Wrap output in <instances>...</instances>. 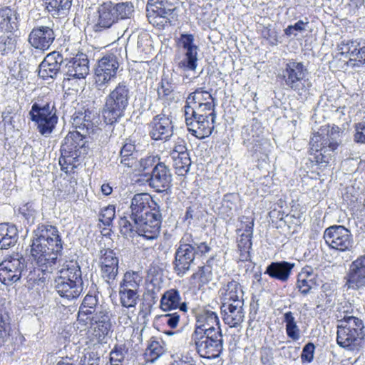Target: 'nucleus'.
<instances>
[{
    "instance_id": "nucleus-6",
    "label": "nucleus",
    "mask_w": 365,
    "mask_h": 365,
    "mask_svg": "<svg viewBox=\"0 0 365 365\" xmlns=\"http://www.w3.org/2000/svg\"><path fill=\"white\" fill-rule=\"evenodd\" d=\"M192 340L198 354L207 359L218 358L223 350V339L221 331H208L207 333L194 331Z\"/></svg>"
},
{
    "instance_id": "nucleus-12",
    "label": "nucleus",
    "mask_w": 365,
    "mask_h": 365,
    "mask_svg": "<svg viewBox=\"0 0 365 365\" xmlns=\"http://www.w3.org/2000/svg\"><path fill=\"white\" fill-rule=\"evenodd\" d=\"M134 222L138 230V237L148 240L156 239L160 235L162 222L159 206L153 207L150 213Z\"/></svg>"
},
{
    "instance_id": "nucleus-1",
    "label": "nucleus",
    "mask_w": 365,
    "mask_h": 365,
    "mask_svg": "<svg viewBox=\"0 0 365 365\" xmlns=\"http://www.w3.org/2000/svg\"><path fill=\"white\" fill-rule=\"evenodd\" d=\"M31 254L37 267L24 268L23 277L29 288L39 284L45 279L46 273H51L63 250L59 231L55 226L41 224L33 232Z\"/></svg>"
},
{
    "instance_id": "nucleus-29",
    "label": "nucleus",
    "mask_w": 365,
    "mask_h": 365,
    "mask_svg": "<svg viewBox=\"0 0 365 365\" xmlns=\"http://www.w3.org/2000/svg\"><path fill=\"white\" fill-rule=\"evenodd\" d=\"M113 5L111 3H105L101 5L98 10V18L93 29L96 32L103 29L110 28L115 23L116 16L113 14Z\"/></svg>"
},
{
    "instance_id": "nucleus-17",
    "label": "nucleus",
    "mask_w": 365,
    "mask_h": 365,
    "mask_svg": "<svg viewBox=\"0 0 365 365\" xmlns=\"http://www.w3.org/2000/svg\"><path fill=\"white\" fill-rule=\"evenodd\" d=\"M173 125L170 116L160 113L149 124V135L154 140L168 141L173 135Z\"/></svg>"
},
{
    "instance_id": "nucleus-42",
    "label": "nucleus",
    "mask_w": 365,
    "mask_h": 365,
    "mask_svg": "<svg viewBox=\"0 0 365 365\" xmlns=\"http://www.w3.org/2000/svg\"><path fill=\"white\" fill-rule=\"evenodd\" d=\"M127 215L120 217L119 220V229L120 234L128 240H133L135 237H138V230L136 228L135 222L133 224L128 220Z\"/></svg>"
},
{
    "instance_id": "nucleus-26",
    "label": "nucleus",
    "mask_w": 365,
    "mask_h": 365,
    "mask_svg": "<svg viewBox=\"0 0 365 365\" xmlns=\"http://www.w3.org/2000/svg\"><path fill=\"white\" fill-rule=\"evenodd\" d=\"M172 175L165 163L157 164L152 170L149 185L157 192H163L170 187Z\"/></svg>"
},
{
    "instance_id": "nucleus-14",
    "label": "nucleus",
    "mask_w": 365,
    "mask_h": 365,
    "mask_svg": "<svg viewBox=\"0 0 365 365\" xmlns=\"http://www.w3.org/2000/svg\"><path fill=\"white\" fill-rule=\"evenodd\" d=\"M254 219L242 217L241 227L237 230L239 234L237 247L240 252L239 259L242 262L250 260V250L252 249V238L253 235Z\"/></svg>"
},
{
    "instance_id": "nucleus-5",
    "label": "nucleus",
    "mask_w": 365,
    "mask_h": 365,
    "mask_svg": "<svg viewBox=\"0 0 365 365\" xmlns=\"http://www.w3.org/2000/svg\"><path fill=\"white\" fill-rule=\"evenodd\" d=\"M29 114L41 135L48 137L53 133L58 120L54 103L38 100L32 104Z\"/></svg>"
},
{
    "instance_id": "nucleus-9",
    "label": "nucleus",
    "mask_w": 365,
    "mask_h": 365,
    "mask_svg": "<svg viewBox=\"0 0 365 365\" xmlns=\"http://www.w3.org/2000/svg\"><path fill=\"white\" fill-rule=\"evenodd\" d=\"M324 239L329 247L340 252H350L354 247L351 231L343 225H333L327 228Z\"/></svg>"
},
{
    "instance_id": "nucleus-7",
    "label": "nucleus",
    "mask_w": 365,
    "mask_h": 365,
    "mask_svg": "<svg viewBox=\"0 0 365 365\" xmlns=\"http://www.w3.org/2000/svg\"><path fill=\"white\" fill-rule=\"evenodd\" d=\"M308 70L302 62L289 60L282 71V76L286 86L292 90L302 94L309 86L307 76Z\"/></svg>"
},
{
    "instance_id": "nucleus-8",
    "label": "nucleus",
    "mask_w": 365,
    "mask_h": 365,
    "mask_svg": "<svg viewBox=\"0 0 365 365\" xmlns=\"http://www.w3.org/2000/svg\"><path fill=\"white\" fill-rule=\"evenodd\" d=\"M311 150L314 152V160L321 167H327L332 160V153L336 149L338 143L331 135L316 134L310 140Z\"/></svg>"
},
{
    "instance_id": "nucleus-52",
    "label": "nucleus",
    "mask_w": 365,
    "mask_h": 365,
    "mask_svg": "<svg viewBox=\"0 0 365 365\" xmlns=\"http://www.w3.org/2000/svg\"><path fill=\"white\" fill-rule=\"evenodd\" d=\"M120 300L125 308L135 307L138 299L137 290L119 289Z\"/></svg>"
},
{
    "instance_id": "nucleus-10",
    "label": "nucleus",
    "mask_w": 365,
    "mask_h": 365,
    "mask_svg": "<svg viewBox=\"0 0 365 365\" xmlns=\"http://www.w3.org/2000/svg\"><path fill=\"white\" fill-rule=\"evenodd\" d=\"M119 63L114 54H107L98 61L95 69L94 80L98 90H104L109 83L115 78Z\"/></svg>"
},
{
    "instance_id": "nucleus-50",
    "label": "nucleus",
    "mask_w": 365,
    "mask_h": 365,
    "mask_svg": "<svg viewBox=\"0 0 365 365\" xmlns=\"http://www.w3.org/2000/svg\"><path fill=\"white\" fill-rule=\"evenodd\" d=\"M92 314L93 316L91 317H88L90 322H93L95 324L103 325L104 327H108V328H112L110 312L107 309L101 307L97 309L96 312Z\"/></svg>"
},
{
    "instance_id": "nucleus-61",
    "label": "nucleus",
    "mask_w": 365,
    "mask_h": 365,
    "mask_svg": "<svg viewBox=\"0 0 365 365\" xmlns=\"http://www.w3.org/2000/svg\"><path fill=\"white\" fill-rule=\"evenodd\" d=\"M160 162V158L158 155H148L144 158H142L139 162L140 168L142 171H145L150 168L155 167L157 164H161Z\"/></svg>"
},
{
    "instance_id": "nucleus-53",
    "label": "nucleus",
    "mask_w": 365,
    "mask_h": 365,
    "mask_svg": "<svg viewBox=\"0 0 365 365\" xmlns=\"http://www.w3.org/2000/svg\"><path fill=\"white\" fill-rule=\"evenodd\" d=\"M90 324L93 339H95L99 344L107 343V339L109 333L111 331V328H108V327L106 326L104 327L103 325L95 324L93 322H90Z\"/></svg>"
},
{
    "instance_id": "nucleus-31",
    "label": "nucleus",
    "mask_w": 365,
    "mask_h": 365,
    "mask_svg": "<svg viewBox=\"0 0 365 365\" xmlns=\"http://www.w3.org/2000/svg\"><path fill=\"white\" fill-rule=\"evenodd\" d=\"M67 75L74 78H85L89 73L88 60L83 55H77L66 63Z\"/></svg>"
},
{
    "instance_id": "nucleus-48",
    "label": "nucleus",
    "mask_w": 365,
    "mask_h": 365,
    "mask_svg": "<svg viewBox=\"0 0 365 365\" xmlns=\"http://www.w3.org/2000/svg\"><path fill=\"white\" fill-rule=\"evenodd\" d=\"M212 268L208 264L200 267L198 270L191 276V279L194 281V283L199 287L208 283L212 280Z\"/></svg>"
},
{
    "instance_id": "nucleus-25",
    "label": "nucleus",
    "mask_w": 365,
    "mask_h": 365,
    "mask_svg": "<svg viewBox=\"0 0 365 365\" xmlns=\"http://www.w3.org/2000/svg\"><path fill=\"white\" fill-rule=\"evenodd\" d=\"M319 270L305 266L298 274L297 287L302 294L307 295L314 287L319 285Z\"/></svg>"
},
{
    "instance_id": "nucleus-36",
    "label": "nucleus",
    "mask_w": 365,
    "mask_h": 365,
    "mask_svg": "<svg viewBox=\"0 0 365 365\" xmlns=\"http://www.w3.org/2000/svg\"><path fill=\"white\" fill-rule=\"evenodd\" d=\"M18 229L11 223L0 224V250L14 247L18 240Z\"/></svg>"
},
{
    "instance_id": "nucleus-57",
    "label": "nucleus",
    "mask_w": 365,
    "mask_h": 365,
    "mask_svg": "<svg viewBox=\"0 0 365 365\" xmlns=\"http://www.w3.org/2000/svg\"><path fill=\"white\" fill-rule=\"evenodd\" d=\"M128 349L125 344H117L110 352V365H123Z\"/></svg>"
},
{
    "instance_id": "nucleus-47",
    "label": "nucleus",
    "mask_w": 365,
    "mask_h": 365,
    "mask_svg": "<svg viewBox=\"0 0 365 365\" xmlns=\"http://www.w3.org/2000/svg\"><path fill=\"white\" fill-rule=\"evenodd\" d=\"M175 173L178 175L185 176L190 170L191 160L189 154L171 157Z\"/></svg>"
},
{
    "instance_id": "nucleus-35",
    "label": "nucleus",
    "mask_w": 365,
    "mask_h": 365,
    "mask_svg": "<svg viewBox=\"0 0 365 365\" xmlns=\"http://www.w3.org/2000/svg\"><path fill=\"white\" fill-rule=\"evenodd\" d=\"M173 1L176 0H150L148 11L156 16L169 19L176 9Z\"/></svg>"
},
{
    "instance_id": "nucleus-11",
    "label": "nucleus",
    "mask_w": 365,
    "mask_h": 365,
    "mask_svg": "<svg viewBox=\"0 0 365 365\" xmlns=\"http://www.w3.org/2000/svg\"><path fill=\"white\" fill-rule=\"evenodd\" d=\"M26 267L25 258L19 254L8 257L0 263V282L11 285L18 282Z\"/></svg>"
},
{
    "instance_id": "nucleus-55",
    "label": "nucleus",
    "mask_w": 365,
    "mask_h": 365,
    "mask_svg": "<svg viewBox=\"0 0 365 365\" xmlns=\"http://www.w3.org/2000/svg\"><path fill=\"white\" fill-rule=\"evenodd\" d=\"M164 353V349L159 341H152L148 345L145 357L148 361L154 362Z\"/></svg>"
},
{
    "instance_id": "nucleus-62",
    "label": "nucleus",
    "mask_w": 365,
    "mask_h": 365,
    "mask_svg": "<svg viewBox=\"0 0 365 365\" xmlns=\"http://www.w3.org/2000/svg\"><path fill=\"white\" fill-rule=\"evenodd\" d=\"M115 210L113 205H108L101 210L99 220L106 226H109L115 217Z\"/></svg>"
},
{
    "instance_id": "nucleus-54",
    "label": "nucleus",
    "mask_w": 365,
    "mask_h": 365,
    "mask_svg": "<svg viewBox=\"0 0 365 365\" xmlns=\"http://www.w3.org/2000/svg\"><path fill=\"white\" fill-rule=\"evenodd\" d=\"M16 40L13 33L0 36V53L6 55L12 53L16 48Z\"/></svg>"
},
{
    "instance_id": "nucleus-21",
    "label": "nucleus",
    "mask_w": 365,
    "mask_h": 365,
    "mask_svg": "<svg viewBox=\"0 0 365 365\" xmlns=\"http://www.w3.org/2000/svg\"><path fill=\"white\" fill-rule=\"evenodd\" d=\"M56 38L53 29L48 26H35L29 34L28 41L30 45L38 50L49 49Z\"/></svg>"
},
{
    "instance_id": "nucleus-13",
    "label": "nucleus",
    "mask_w": 365,
    "mask_h": 365,
    "mask_svg": "<svg viewBox=\"0 0 365 365\" xmlns=\"http://www.w3.org/2000/svg\"><path fill=\"white\" fill-rule=\"evenodd\" d=\"M192 34H182L179 38V45L184 50L182 59L178 63V68L183 71H195L197 66L199 48L194 43Z\"/></svg>"
},
{
    "instance_id": "nucleus-64",
    "label": "nucleus",
    "mask_w": 365,
    "mask_h": 365,
    "mask_svg": "<svg viewBox=\"0 0 365 365\" xmlns=\"http://www.w3.org/2000/svg\"><path fill=\"white\" fill-rule=\"evenodd\" d=\"M315 350V346L313 343H307L303 348L301 359L302 362L310 363L314 359V353Z\"/></svg>"
},
{
    "instance_id": "nucleus-3",
    "label": "nucleus",
    "mask_w": 365,
    "mask_h": 365,
    "mask_svg": "<svg viewBox=\"0 0 365 365\" xmlns=\"http://www.w3.org/2000/svg\"><path fill=\"white\" fill-rule=\"evenodd\" d=\"M131 91L128 84L122 81L110 91L106 98L103 116L107 124H113L124 115L128 106Z\"/></svg>"
},
{
    "instance_id": "nucleus-58",
    "label": "nucleus",
    "mask_w": 365,
    "mask_h": 365,
    "mask_svg": "<svg viewBox=\"0 0 365 365\" xmlns=\"http://www.w3.org/2000/svg\"><path fill=\"white\" fill-rule=\"evenodd\" d=\"M361 99L362 98L359 93L346 94L342 98L341 101L344 102L341 103L339 108L343 110L341 113L344 114V110H354L356 107L359 106L361 104Z\"/></svg>"
},
{
    "instance_id": "nucleus-49",
    "label": "nucleus",
    "mask_w": 365,
    "mask_h": 365,
    "mask_svg": "<svg viewBox=\"0 0 365 365\" xmlns=\"http://www.w3.org/2000/svg\"><path fill=\"white\" fill-rule=\"evenodd\" d=\"M92 314L93 316L91 317H88L90 322H93L95 324L103 325L104 327H108V328H112L110 312L107 309L101 307L97 309L96 312Z\"/></svg>"
},
{
    "instance_id": "nucleus-20",
    "label": "nucleus",
    "mask_w": 365,
    "mask_h": 365,
    "mask_svg": "<svg viewBox=\"0 0 365 365\" xmlns=\"http://www.w3.org/2000/svg\"><path fill=\"white\" fill-rule=\"evenodd\" d=\"M155 206L158 205L153 200L150 195L147 193L135 194L131 199L129 209L125 215L129 216L133 222H135L148 213H150L151 209Z\"/></svg>"
},
{
    "instance_id": "nucleus-34",
    "label": "nucleus",
    "mask_w": 365,
    "mask_h": 365,
    "mask_svg": "<svg viewBox=\"0 0 365 365\" xmlns=\"http://www.w3.org/2000/svg\"><path fill=\"white\" fill-rule=\"evenodd\" d=\"M181 297L178 290L171 289L166 291L161 297L160 307L163 311L180 309L184 312H187V307L185 302H180Z\"/></svg>"
},
{
    "instance_id": "nucleus-56",
    "label": "nucleus",
    "mask_w": 365,
    "mask_h": 365,
    "mask_svg": "<svg viewBox=\"0 0 365 365\" xmlns=\"http://www.w3.org/2000/svg\"><path fill=\"white\" fill-rule=\"evenodd\" d=\"M81 143H83V136L78 131L69 132L64 139V144L62 146V150H76L78 147H81Z\"/></svg>"
},
{
    "instance_id": "nucleus-18",
    "label": "nucleus",
    "mask_w": 365,
    "mask_h": 365,
    "mask_svg": "<svg viewBox=\"0 0 365 365\" xmlns=\"http://www.w3.org/2000/svg\"><path fill=\"white\" fill-rule=\"evenodd\" d=\"M100 264L101 277L110 287L114 285L118 273V259L113 250H101Z\"/></svg>"
},
{
    "instance_id": "nucleus-59",
    "label": "nucleus",
    "mask_w": 365,
    "mask_h": 365,
    "mask_svg": "<svg viewBox=\"0 0 365 365\" xmlns=\"http://www.w3.org/2000/svg\"><path fill=\"white\" fill-rule=\"evenodd\" d=\"M113 11L116 16V21L128 19L133 11V6L130 2L119 3L113 6Z\"/></svg>"
},
{
    "instance_id": "nucleus-37",
    "label": "nucleus",
    "mask_w": 365,
    "mask_h": 365,
    "mask_svg": "<svg viewBox=\"0 0 365 365\" xmlns=\"http://www.w3.org/2000/svg\"><path fill=\"white\" fill-rule=\"evenodd\" d=\"M101 306H98V299L96 295L87 294L84 297L78 312V321L86 324L88 316L93 314Z\"/></svg>"
},
{
    "instance_id": "nucleus-23",
    "label": "nucleus",
    "mask_w": 365,
    "mask_h": 365,
    "mask_svg": "<svg viewBox=\"0 0 365 365\" xmlns=\"http://www.w3.org/2000/svg\"><path fill=\"white\" fill-rule=\"evenodd\" d=\"M196 324L194 331L206 332L221 331L217 314L209 308L199 310L195 315Z\"/></svg>"
},
{
    "instance_id": "nucleus-41",
    "label": "nucleus",
    "mask_w": 365,
    "mask_h": 365,
    "mask_svg": "<svg viewBox=\"0 0 365 365\" xmlns=\"http://www.w3.org/2000/svg\"><path fill=\"white\" fill-rule=\"evenodd\" d=\"M72 0H44L46 9L52 16L65 14L71 6Z\"/></svg>"
},
{
    "instance_id": "nucleus-28",
    "label": "nucleus",
    "mask_w": 365,
    "mask_h": 365,
    "mask_svg": "<svg viewBox=\"0 0 365 365\" xmlns=\"http://www.w3.org/2000/svg\"><path fill=\"white\" fill-rule=\"evenodd\" d=\"M243 305L244 303L222 304L221 309L224 322L230 327H236L240 325L245 317Z\"/></svg>"
},
{
    "instance_id": "nucleus-24",
    "label": "nucleus",
    "mask_w": 365,
    "mask_h": 365,
    "mask_svg": "<svg viewBox=\"0 0 365 365\" xmlns=\"http://www.w3.org/2000/svg\"><path fill=\"white\" fill-rule=\"evenodd\" d=\"M222 304L244 303V291L240 283L232 279L225 283L219 290Z\"/></svg>"
},
{
    "instance_id": "nucleus-43",
    "label": "nucleus",
    "mask_w": 365,
    "mask_h": 365,
    "mask_svg": "<svg viewBox=\"0 0 365 365\" xmlns=\"http://www.w3.org/2000/svg\"><path fill=\"white\" fill-rule=\"evenodd\" d=\"M284 322L286 324L287 336L293 341L299 340L300 339V330L292 312H287L284 314Z\"/></svg>"
},
{
    "instance_id": "nucleus-19",
    "label": "nucleus",
    "mask_w": 365,
    "mask_h": 365,
    "mask_svg": "<svg viewBox=\"0 0 365 365\" xmlns=\"http://www.w3.org/2000/svg\"><path fill=\"white\" fill-rule=\"evenodd\" d=\"M262 134L263 128L261 123L257 120L253 119L250 124L242 128L243 144L253 153L260 152L264 141Z\"/></svg>"
},
{
    "instance_id": "nucleus-38",
    "label": "nucleus",
    "mask_w": 365,
    "mask_h": 365,
    "mask_svg": "<svg viewBox=\"0 0 365 365\" xmlns=\"http://www.w3.org/2000/svg\"><path fill=\"white\" fill-rule=\"evenodd\" d=\"M56 279L68 281L76 282L82 284L81 271L79 265L76 261L68 262L59 271V275Z\"/></svg>"
},
{
    "instance_id": "nucleus-27",
    "label": "nucleus",
    "mask_w": 365,
    "mask_h": 365,
    "mask_svg": "<svg viewBox=\"0 0 365 365\" xmlns=\"http://www.w3.org/2000/svg\"><path fill=\"white\" fill-rule=\"evenodd\" d=\"M63 59L61 54L58 52L48 54L39 65V76L43 79L55 78L61 69Z\"/></svg>"
},
{
    "instance_id": "nucleus-15",
    "label": "nucleus",
    "mask_w": 365,
    "mask_h": 365,
    "mask_svg": "<svg viewBox=\"0 0 365 365\" xmlns=\"http://www.w3.org/2000/svg\"><path fill=\"white\" fill-rule=\"evenodd\" d=\"M341 54L349 56L348 63L354 67L365 64V40H343L338 45Z\"/></svg>"
},
{
    "instance_id": "nucleus-60",
    "label": "nucleus",
    "mask_w": 365,
    "mask_h": 365,
    "mask_svg": "<svg viewBox=\"0 0 365 365\" xmlns=\"http://www.w3.org/2000/svg\"><path fill=\"white\" fill-rule=\"evenodd\" d=\"M175 86L171 78L163 76L158 88V95L160 98H167L174 91Z\"/></svg>"
},
{
    "instance_id": "nucleus-30",
    "label": "nucleus",
    "mask_w": 365,
    "mask_h": 365,
    "mask_svg": "<svg viewBox=\"0 0 365 365\" xmlns=\"http://www.w3.org/2000/svg\"><path fill=\"white\" fill-rule=\"evenodd\" d=\"M294 267V263L287 261L272 262L267 267L264 274L284 282L289 279Z\"/></svg>"
},
{
    "instance_id": "nucleus-45",
    "label": "nucleus",
    "mask_w": 365,
    "mask_h": 365,
    "mask_svg": "<svg viewBox=\"0 0 365 365\" xmlns=\"http://www.w3.org/2000/svg\"><path fill=\"white\" fill-rule=\"evenodd\" d=\"M321 297L325 308H331L334 306L336 298L335 286L330 283H324L322 286Z\"/></svg>"
},
{
    "instance_id": "nucleus-51",
    "label": "nucleus",
    "mask_w": 365,
    "mask_h": 365,
    "mask_svg": "<svg viewBox=\"0 0 365 365\" xmlns=\"http://www.w3.org/2000/svg\"><path fill=\"white\" fill-rule=\"evenodd\" d=\"M10 329V318L5 308L0 306V346L4 344Z\"/></svg>"
},
{
    "instance_id": "nucleus-63",
    "label": "nucleus",
    "mask_w": 365,
    "mask_h": 365,
    "mask_svg": "<svg viewBox=\"0 0 365 365\" xmlns=\"http://www.w3.org/2000/svg\"><path fill=\"white\" fill-rule=\"evenodd\" d=\"M182 154H189L186 147V143L184 139L178 138L175 141L173 149L170 153V157L182 155Z\"/></svg>"
},
{
    "instance_id": "nucleus-44",
    "label": "nucleus",
    "mask_w": 365,
    "mask_h": 365,
    "mask_svg": "<svg viewBox=\"0 0 365 365\" xmlns=\"http://www.w3.org/2000/svg\"><path fill=\"white\" fill-rule=\"evenodd\" d=\"M135 151V145L131 140L127 139L120 152V163L127 167H132Z\"/></svg>"
},
{
    "instance_id": "nucleus-33",
    "label": "nucleus",
    "mask_w": 365,
    "mask_h": 365,
    "mask_svg": "<svg viewBox=\"0 0 365 365\" xmlns=\"http://www.w3.org/2000/svg\"><path fill=\"white\" fill-rule=\"evenodd\" d=\"M19 25V14L10 7L0 9V29L7 33H13L18 30Z\"/></svg>"
},
{
    "instance_id": "nucleus-32",
    "label": "nucleus",
    "mask_w": 365,
    "mask_h": 365,
    "mask_svg": "<svg viewBox=\"0 0 365 365\" xmlns=\"http://www.w3.org/2000/svg\"><path fill=\"white\" fill-rule=\"evenodd\" d=\"M83 284L76 282H68L59 279H55V289L57 293L68 300L78 297L83 290Z\"/></svg>"
},
{
    "instance_id": "nucleus-46",
    "label": "nucleus",
    "mask_w": 365,
    "mask_h": 365,
    "mask_svg": "<svg viewBox=\"0 0 365 365\" xmlns=\"http://www.w3.org/2000/svg\"><path fill=\"white\" fill-rule=\"evenodd\" d=\"M140 281L141 277L138 272H126L120 283L119 289L138 291Z\"/></svg>"
},
{
    "instance_id": "nucleus-40",
    "label": "nucleus",
    "mask_w": 365,
    "mask_h": 365,
    "mask_svg": "<svg viewBox=\"0 0 365 365\" xmlns=\"http://www.w3.org/2000/svg\"><path fill=\"white\" fill-rule=\"evenodd\" d=\"M207 104H215V98L209 92L199 88L189 94L185 106H197Z\"/></svg>"
},
{
    "instance_id": "nucleus-2",
    "label": "nucleus",
    "mask_w": 365,
    "mask_h": 365,
    "mask_svg": "<svg viewBox=\"0 0 365 365\" xmlns=\"http://www.w3.org/2000/svg\"><path fill=\"white\" fill-rule=\"evenodd\" d=\"M215 106L207 104L184 106L185 123L192 135L203 139L212 134L216 120Z\"/></svg>"
},
{
    "instance_id": "nucleus-4",
    "label": "nucleus",
    "mask_w": 365,
    "mask_h": 365,
    "mask_svg": "<svg viewBox=\"0 0 365 365\" xmlns=\"http://www.w3.org/2000/svg\"><path fill=\"white\" fill-rule=\"evenodd\" d=\"M364 328L361 319L354 316H344L337 325V344L349 351L357 349L365 335Z\"/></svg>"
},
{
    "instance_id": "nucleus-39",
    "label": "nucleus",
    "mask_w": 365,
    "mask_h": 365,
    "mask_svg": "<svg viewBox=\"0 0 365 365\" xmlns=\"http://www.w3.org/2000/svg\"><path fill=\"white\" fill-rule=\"evenodd\" d=\"M182 242L187 243V245L192 247L195 257L205 255L211 250V247L207 242L201 240L191 233L185 234L182 237Z\"/></svg>"
},
{
    "instance_id": "nucleus-16",
    "label": "nucleus",
    "mask_w": 365,
    "mask_h": 365,
    "mask_svg": "<svg viewBox=\"0 0 365 365\" xmlns=\"http://www.w3.org/2000/svg\"><path fill=\"white\" fill-rule=\"evenodd\" d=\"M347 289L361 290L365 287V255L357 257L349 267L344 277Z\"/></svg>"
},
{
    "instance_id": "nucleus-22",
    "label": "nucleus",
    "mask_w": 365,
    "mask_h": 365,
    "mask_svg": "<svg viewBox=\"0 0 365 365\" xmlns=\"http://www.w3.org/2000/svg\"><path fill=\"white\" fill-rule=\"evenodd\" d=\"M192 248L187 243L179 242V245L175 254L173 262L174 270L178 276L182 277L190 269L191 264L195 259Z\"/></svg>"
}]
</instances>
